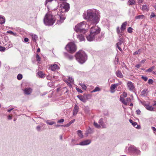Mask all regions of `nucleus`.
<instances>
[{
	"label": "nucleus",
	"instance_id": "1",
	"mask_svg": "<svg viewBox=\"0 0 156 156\" xmlns=\"http://www.w3.org/2000/svg\"><path fill=\"white\" fill-rule=\"evenodd\" d=\"M66 19V16L63 13L60 12L55 15L54 16L50 14H46L44 19V24L47 26H51L55 22V20H57V23L60 25L64 22Z\"/></svg>",
	"mask_w": 156,
	"mask_h": 156
},
{
	"label": "nucleus",
	"instance_id": "2",
	"mask_svg": "<svg viewBox=\"0 0 156 156\" xmlns=\"http://www.w3.org/2000/svg\"><path fill=\"white\" fill-rule=\"evenodd\" d=\"M87 14H83L84 18L87 20L90 24L96 25L99 22L100 13L95 9H90L87 11Z\"/></svg>",
	"mask_w": 156,
	"mask_h": 156
},
{
	"label": "nucleus",
	"instance_id": "3",
	"mask_svg": "<svg viewBox=\"0 0 156 156\" xmlns=\"http://www.w3.org/2000/svg\"><path fill=\"white\" fill-rule=\"evenodd\" d=\"M100 30V28L98 26L92 27L90 28V34L86 36L87 40L91 41L95 39L98 35H99Z\"/></svg>",
	"mask_w": 156,
	"mask_h": 156
},
{
	"label": "nucleus",
	"instance_id": "4",
	"mask_svg": "<svg viewBox=\"0 0 156 156\" xmlns=\"http://www.w3.org/2000/svg\"><path fill=\"white\" fill-rule=\"evenodd\" d=\"M76 60L80 63H84L87 59V56L85 52L82 50H80L75 55Z\"/></svg>",
	"mask_w": 156,
	"mask_h": 156
},
{
	"label": "nucleus",
	"instance_id": "5",
	"mask_svg": "<svg viewBox=\"0 0 156 156\" xmlns=\"http://www.w3.org/2000/svg\"><path fill=\"white\" fill-rule=\"evenodd\" d=\"M86 23L84 21L76 25L75 27L74 30L76 32L85 33L86 30L85 29L86 26Z\"/></svg>",
	"mask_w": 156,
	"mask_h": 156
},
{
	"label": "nucleus",
	"instance_id": "6",
	"mask_svg": "<svg viewBox=\"0 0 156 156\" xmlns=\"http://www.w3.org/2000/svg\"><path fill=\"white\" fill-rule=\"evenodd\" d=\"M65 48L68 51L71 53L74 52L76 49V46L73 42H70L66 46Z\"/></svg>",
	"mask_w": 156,
	"mask_h": 156
},
{
	"label": "nucleus",
	"instance_id": "7",
	"mask_svg": "<svg viewBox=\"0 0 156 156\" xmlns=\"http://www.w3.org/2000/svg\"><path fill=\"white\" fill-rule=\"evenodd\" d=\"M128 151L130 152L139 154L140 151L134 146H131L128 149Z\"/></svg>",
	"mask_w": 156,
	"mask_h": 156
},
{
	"label": "nucleus",
	"instance_id": "8",
	"mask_svg": "<svg viewBox=\"0 0 156 156\" xmlns=\"http://www.w3.org/2000/svg\"><path fill=\"white\" fill-rule=\"evenodd\" d=\"M127 85L129 90L132 92H134L135 90V88L133 84L131 81H128L127 83Z\"/></svg>",
	"mask_w": 156,
	"mask_h": 156
},
{
	"label": "nucleus",
	"instance_id": "9",
	"mask_svg": "<svg viewBox=\"0 0 156 156\" xmlns=\"http://www.w3.org/2000/svg\"><path fill=\"white\" fill-rule=\"evenodd\" d=\"M33 90L30 87L25 88L24 90V94L26 95H30L32 92Z\"/></svg>",
	"mask_w": 156,
	"mask_h": 156
},
{
	"label": "nucleus",
	"instance_id": "10",
	"mask_svg": "<svg viewBox=\"0 0 156 156\" xmlns=\"http://www.w3.org/2000/svg\"><path fill=\"white\" fill-rule=\"evenodd\" d=\"M91 142V141L90 140H86L80 142L79 145L81 146L87 145L90 144Z\"/></svg>",
	"mask_w": 156,
	"mask_h": 156
},
{
	"label": "nucleus",
	"instance_id": "11",
	"mask_svg": "<svg viewBox=\"0 0 156 156\" xmlns=\"http://www.w3.org/2000/svg\"><path fill=\"white\" fill-rule=\"evenodd\" d=\"M79 107L76 105H75L73 111V115L74 116L76 115L79 111Z\"/></svg>",
	"mask_w": 156,
	"mask_h": 156
},
{
	"label": "nucleus",
	"instance_id": "12",
	"mask_svg": "<svg viewBox=\"0 0 156 156\" xmlns=\"http://www.w3.org/2000/svg\"><path fill=\"white\" fill-rule=\"evenodd\" d=\"M50 68L52 71H55L59 69V66L56 64H54L51 65Z\"/></svg>",
	"mask_w": 156,
	"mask_h": 156
},
{
	"label": "nucleus",
	"instance_id": "13",
	"mask_svg": "<svg viewBox=\"0 0 156 156\" xmlns=\"http://www.w3.org/2000/svg\"><path fill=\"white\" fill-rule=\"evenodd\" d=\"M62 7L63 9H64L65 11H68L69 8V4L67 3H66L63 4Z\"/></svg>",
	"mask_w": 156,
	"mask_h": 156
},
{
	"label": "nucleus",
	"instance_id": "14",
	"mask_svg": "<svg viewBox=\"0 0 156 156\" xmlns=\"http://www.w3.org/2000/svg\"><path fill=\"white\" fill-rule=\"evenodd\" d=\"M127 24V22H125L123 23L121 26L120 30L121 31V32L124 31L126 29V27Z\"/></svg>",
	"mask_w": 156,
	"mask_h": 156
},
{
	"label": "nucleus",
	"instance_id": "15",
	"mask_svg": "<svg viewBox=\"0 0 156 156\" xmlns=\"http://www.w3.org/2000/svg\"><path fill=\"white\" fill-rule=\"evenodd\" d=\"M77 37L80 40V41H85L84 37L82 34H80L77 35Z\"/></svg>",
	"mask_w": 156,
	"mask_h": 156
},
{
	"label": "nucleus",
	"instance_id": "16",
	"mask_svg": "<svg viewBox=\"0 0 156 156\" xmlns=\"http://www.w3.org/2000/svg\"><path fill=\"white\" fill-rule=\"evenodd\" d=\"M119 85L118 83H115L114 84H112L110 87L111 89V92L112 93L114 92V91L113 90L116 87Z\"/></svg>",
	"mask_w": 156,
	"mask_h": 156
},
{
	"label": "nucleus",
	"instance_id": "17",
	"mask_svg": "<svg viewBox=\"0 0 156 156\" xmlns=\"http://www.w3.org/2000/svg\"><path fill=\"white\" fill-rule=\"evenodd\" d=\"M93 133V130L90 127H89V129H88L86 131L85 133V135L86 136H87L89 134H91Z\"/></svg>",
	"mask_w": 156,
	"mask_h": 156
},
{
	"label": "nucleus",
	"instance_id": "18",
	"mask_svg": "<svg viewBox=\"0 0 156 156\" xmlns=\"http://www.w3.org/2000/svg\"><path fill=\"white\" fill-rule=\"evenodd\" d=\"M116 76L120 78H122L123 77V75L122 74L121 72L118 70L116 72Z\"/></svg>",
	"mask_w": 156,
	"mask_h": 156
},
{
	"label": "nucleus",
	"instance_id": "19",
	"mask_svg": "<svg viewBox=\"0 0 156 156\" xmlns=\"http://www.w3.org/2000/svg\"><path fill=\"white\" fill-rule=\"evenodd\" d=\"M119 100L120 101L125 105H127V102L125 101V100L124 99V97H123L122 95H120Z\"/></svg>",
	"mask_w": 156,
	"mask_h": 156
},
{
	"label": "nucleus",
	"instance_id": "20",
	"mask_svg": "<svg viewBox=\"0 0 156 156\" xmlns=\"http://www.w3.org/2000/svg\"><path fill=\"white\" fill-rule=\"evenodd\" d=\"M77 97L81 101L84 103L86 102V100L84 97L80 95H78Z\"/></svg>",
	"mask_w": 156,
	"mask_h": 156
},
{
	"label": "nucleus",
	"instance_id": "21",
	"mask_svg": "<svg viewBox=\"0 0 156 156\" xmlns=\"http://www.w3.org/2000/svg\"><path fill=\"white\" fill-rule=\"evenodd\" d=\"M147 89H144L142 90L141 93V95L143 97H145L147 95Z\"/></svg>",
	"mask_w": 156,
	"mask_h": 156
},
{
	"label": "nucleus",
	"instance_id": "22",
	"mask_svg": "<svg viewBox=\"0 0 156 156\" xmlns=\"http://www.w3.org/2000/svg\"><path fill=\"white\" fill-rule=\"evenodd\" d=\"M99 123L102 126L103 128H105L106 126L104 124L103 119L102 118H101L100 119L99 121Z\"/></svg>",
	"mask_w": 156,
	"mask_h": 156
},
{
	"label": "nucleus",
	"instance_id": "23",
	"mask_svg": "<svg viewBox=\"0 0 156 156\" xmlns=\"http://www.w3.org/2000/svg\"><path fill=\"white\" fill-rule=\"evenodd\" d=\"M5 19L4 17L2 16H0V24H3L5 22Z\"/></svg>",
	"mask_w": 156,
	"mask_h": 156
},
{
	"label": "nucleus",
	"instance_id": "24",
	"mask_svg": "<svg viewBox=\"0 0 156 156\" xmlns=\"http://www.w3.org/2000/svg\"><path fill=\"white\" fill-rule=\"evenodd\" d=\"M30 35L32 37L33 40L34 41H36L38 38L37 36L35 34H31Z\"/></svg>",
	"mask_w": 156,
	"mask_h": 156
},
{
	"label": "nucleus",
	"instance_id": "25",
	"mask_svg": "<svg viewBox=\"0 0 156 156\" xmlns=\"http://www.w3.org/2000/svg\"><path fill=\"white\" fill-rule=\"evenodd\" d=\"M75 121V119H73V120H72L70 122H69L68 123L65 125L64 126L65 127H68L69 126H70V125H71L72 124L74 123Z\"/></svg>",
	"mask_w": 156,
	"mask_h": 156
},
{
	"label": "nucleus",
	"instance_id": "26",
	"mask_svg": "<svg viewBox=\"0 0 156 156\" xmlns=\"http://www.w3.org/2000/svg\"><path fill=\"white\" fill-rule=\"evenodd\" d=\"M46 123L47 124L50 125H52L55 124V122H54L49 120H47L46 121Z\"/></svg>",
	"mask_w": 156,
	"mask_h": 156
},
{
	"label": "nucleus",
	"instance_id": "27",
	"mask_svg": "<svg viewBox=\"0 0 156 156\" xmlns=\"http://www.w3.org/2000/svg\"><path fill=\"white\" fill-rule=\"evenodd\" d=\"M37 75L40 78H43L44 77V74L42 71L39 72L37 73Z\"/></svg>",
	"mask_w": 156,
	"mask_h": 156
},
{
	"label": "nucleus",
	"instance_id": "28",
	"mask_svg": "<svg viewBox=\"0 0 156 156\" xmlns=\"http://www.w3.org/2000/svg\"><path fill=\"white\" fill-rule=\"evenodd\" d=\"M146 109L149 111H154V108L152 106L149 105L148 106H146Z\"/></svg>",
	"mask_w": 156,
	"mask_h": 156
},
{
	"label": "nucleus",
	"instance_id": "29",
	"mask_svg": "<svg viewBox=\"0 0 156 156\" xmlns=\"http://www.w3.org/2000/svg\"><path fill=\"white\" fill-rule=\"evenodd\" d=\"M103 38V35H101V36H99V35L97 36V37L95 38V39L97 41H99L101 40Z\"/></svg>",
	"mask_w": 156,
	"mask_h": 156
},
{
	"label": "nucleus",
	"instance_id": "30",
	"mask_svg": "<svg viewBox=\"0 0 156 156\" xmlns=\"http://www.w3.org/2000/svg\"><path fill=\"white\" fill-rule=\"evenodd\" d=\"M77 134L79 136L80 138H83V134L82 133V131L80 130H79L77 131Z\"/></svg>",
	"mask_w": 156,
	"mask_h": 156
},
{
	"label": "nucleus",
	"instance_id": "31",
	"mask_svg": "<svg viewBox=\"0 0 156 156\" xmlns=\"http://www.w3.org/2000/svg\"><path fill=\"white\" fill-rule=\"evenodd\" d=\"M129 5H133L135 3V0H129L128 2Z\"/></svg>",
	"mask_w": 156,
	"mask_h": 156
},
{
	"label": "nucleus",
	"instance_id": "32",
	"mask_svg": "<svg viewBox=\"0 0 156 156\" xmlns=\"http://www.w3.org/2000/svg\"><path fill=\"white\" fill-rule=\"evenodd\" d=\"M145 17L143 15H140L135 17L136 19H143Z\"/></svg>",
	"mask_w": 156,
	"mask_h": 156
},
{
	"label": "nucleus",
	"instance_id": "33",
	"mask_svg": "<svg viewBox=\"0 0 156 156\" xmlns=\"http://www.w3.org/2000/svg\"><path fill=\"white\" fill-rule=\"evenodd\" d=\"M116 32L119 35V36H120V35H122L121 31V32L119 27H117L116 28Z\"/></svg>",
	"mask_w": 156,
	"mask_h": 156
},
{
	"label": "nucleus",
	"instance_id": "34",
	"mask_svg": "<svg viewBox=\"0 0 156 156\" xmlns=\"http://www.w3.org/2000/svg\"><path fill=\"white\" fill-rule=\"evenodd\" d=\"M155 68L154 66H153L149 68L146 70V72H151Z\"/></svg>",
	"mask_w": 156,
	"mask_h": 156
},
{
	"label": "nucleus",
	"instance_id": "35",
	"mask_svg": "<svg viewBox=\"0 0 156 156\" xmlns=\"http://www.w3.org/2000/svg\"><path fill=\"white\" fill-rule=\"evenodd\" d=\"M36 60L39 63V62L41 61V58L38 54H37L36 56Z\"/></svg>",
	"mask_w": 156,
	"mask_h": 156
},
{
	"label": "nucleus",
	"instance_id": "36",
	"mask_svg": "<svg viewBox=\"0 0 156 156\" xmlns=\"http://www.w3.org/2000/svg\"><path fill=\"white\" fill-rule=\"evenodd\" d=\"M100 88L98 87H95V88L91 91V92H95L97 91H100Z\"/></svg>",
	"mask_w": 156,
	"mask_h": 156
},
{
	"label": "nucleus",
	"instance_id": "37",
	"mask_svg": "<svg viewBox=\"0 0 156 156\" xmlns=\"http://www.w3.org/2000/svg\"><path fill=\"white\" fill-rule=\"evenodd\" d=\"M94 125L96 128H101V126L95 122H94Z\"/></svg>",
	"mask_w": 156,
	"mask_h": 156
},
{
	"label": "nucleus",
	"instance_id": "38",
	"mask_svg": "<svg viewBox=\"0 0 156 156\" xmlns=\"http://www.w3.org/2000/svg\"><path fill=\"white\" fill-rule=\"evenodd\" d=\"M80 85L82 87L83 89L86 90L87 89V87L83 83H80Z\"/></svg>",
	"mask_w": 156,
	"mask_h": 156
},
{
	"label": "nucleus",
	"instance_id": "39",
	"mask_svg": "<svg viewBox=\"0 0 156 156\" xmlns=\"http://www.w3.org/2000/svg\"><path fill=\"white\" fill-rule=\"evenodd\" d=\"M7 33L9 34H12L15 36H16L17 35L16 33H14L11 30H9L7 31Z\"/></svg>",
	"mask_w": 156,
	"mask_h": 156
},
{
	"label": "nucleus",
	"instance_id": "40",
	"mask_svg": "<svg viewBox=\"0 0 156 156\" xmlns=\"http://www.w3.org/2000/svg\"><path fill=\"white\" fill-rule=\"evenodd\" d=\"M66 57L69 60H71L73 59V55H67Z\"/></svg>",
	"mask_w": 156,
	"mask_h": 156
},
{
	"label": "nucleus",
	"instance_id": "41",
	"mask_svg": "<svg viewBox=\"0 0 156 156\" xmlns=\"http://www.w3.org/2000/svg\"><path fill=\"white\" fill-rule=\"evenodd\" d=\"M22 75L21 74H18L17 76V78L19 80H21L22 78Z\"/></svg>",
	"mask_w": 156,
	"mask_h": 156
},
{
	"label": "nucleus",
	"instance_id": "42",
	"mask_svg": "<svg viewBox=\"0 0 156 156\" xmlns=\"http://www.w3.org/2000/svg\"><path fill=\"white\" fill-rule=\"evenodd\" d=\"M36 129L38 131H41L42 129H41V126L40 125L36 127Z\"/></svg>",
	"mask_w": 156,
	"mask_h": 156
},
{
	"label": "nucleus",
	"instance_id": "43",
	"mask_svg": "<svg viewBox=\"0 0 156 156\" xmlns=\"http://www.w3.org/2000/svg\"><path fill=\"white\" fill-rule=\"evenodd\" d=\"M147 5H143L142 7V9L143 10H145L147 9Z\"/></svg>",
	"mask_w": 156,
	"mask_h": 156
},
{
	"label": "nucleus",
	"instance_id": "44",
	"mask_svg": "<svg viewBox=\"0 0 156 156\" xmlns=\"http://www.w3.org/2000/svg\"><path fill=\"white\" fill-rule=\"evenodd\" d=\"M132 30L133 29L130 27H129L127 29L128 32L130 33L132 32Z\"/></svg>",
	"mask_w": 156,
	"mask_h": 156
},
{
	"label": "nucleus",
	"instance_id": "45",
	"mask_svg": "<svg viewBox=\"0 0 156 156\" xmlns=\"http://www.w3.org/2000/svg\"><path fill=\"white\" fill-rule=\"evenodd\" d=\"M140 53H141L140 50H138V51H135V52H134L133 53V55H136L138 54H140Z\"/></svg>",
	"mask_w": 156,
	"mask_h": 156
},
{
	"label": "nucleus",
	"instance_id": "46",
	"mask_svg": "<svg viewBox=\"0 0 156 156\" xmlns=\"http://www.w3.org/2000/svg\"><path fill=\"white\" fill-rule=\"evenodd\" d=\"M132 124L136 128H137L138 126L137 123L135 122H133Z\"/></svg>",
	"mask_w": 156,
	"mask_h": 156
},
{
	"label": "nucleus",
	"instance_id": "47",
	"mask_svg": "<svg viewBox=\"0 0 156 156\" xmlns=\"http://www.w3.org/2000/svg\"><path fill=\"white\" fill-rule=\"evenodd\" d=\"M153 81L152 79H149L148 80V83L149 84H152L153 83Z\"/></svg>",
	"mask_w": 156,
	"mask_h": 156
},
{
	"label": "nucleus",
	"instance_id": "48",
	"mask_svg": "<svg viewBox=\"0 0 156 156\" xmlns=\"http://www.w3.org/2000/svg\"><path fill=\"white\" fill-rule=\"evenodd\" d=\"M5 50V48L2 47L0 46V51H4Z\"/></svg>",
	"mask_w": 156,
	"mask_h": 156
},
{
	"label": "nucleus",
	"instance_id": "49",
	"mask_svg": "<svg viewBox=\"0 0 156 156\" xmlns=\"http://www.w3.org/2000/svg\"><path fill=\"white\" fill-rule=\"evenodd\" d=\"M141 78L142 79L144 80L145 81H146L147 80V78L146 76H141Z\"/></svg>",
	"mask_w": 156,
	"mask_h": 156
},
{
	"label": "nucleus",
	"instance_id": "50",
	"mask_svg": "<svg viewBox=\"0 0 156 156\" xmlns=\"http://www.w3.org/2000/svg\"><path fill=\"white\" fill-rule=\"evenodd\" d=\"M64 119H62L58 121V123H62L64 122Z\"/></svg>",
	"mask_w": 156,
	"mask_h": 156
},
{
	"label": "nucleus",
	"instance_id": "51",
	"mask_svg": "<svg viewBox=\"0 0 156 156\" xmlns=\"http://www.w3.org/2000/svg\"><path fill=\"white\" fill-rule=\"evenodd\" d=\"M85 111L87 113H88L89 112V108L88 107H86L84 109Z\"/></svg>",
	"mask_w": 156,
	"mask_h": 156
},
{
	"label": "nucleus",
	"instance_id": "52",
	"mask_svg": "<svg viewBox=\"0 0 156 156\" xmlns=\"http://www.w3.org/2000/svg\"><path fill=\"white\" fill-rule=\"evenodd\" d=\"M131 101V99L130 98H126V100H125L127 102V104L130 101Z\"/></svg>",
	"mask_w": 156,
	"mask_h": 156
},
{
	"label": "nucleus",
	"instance_id": "53",
	"mask_svg": "<svg viewBox=\"0 0 156 156\" xmlns=\"http://www.w3.org/2000/svg\"><path fill=\"white\" fill-rule=\"evenodd\" d=\"M121 36V35H120V36H119L120 39H119V41L120 42H122V43H123L124 41V40L122 38H121L120 37Z\"/></svg>",
	"mask_w": 156,
	"mask_h": 156
},
{
	"label": "nucleus",
	"instance_id": "54",
	"mask_svg": "<svg viewBox=\"0 0 156 156\" xmlns=\"http://www.w3.org/2000/svg\"><path fill=\"white\" fill-rule=\"evenodd\" d=\"M122 95V96L124 98H126L127 97V94L125 92H124L123 93V94L122 95Z\"/></svg>",
	"mask_w": 156,
	"mask_h": 156
},
{
	"label": "nucleus",
	"instance_id": "55",
	"mask_svg": "<svg viewBox=\"0 0 156 156\" xmlns=\"http://www.w3.org/2000/svg\"><path fill=\"white\" fill-rule=\"evenodd\" d=\"M76 90L79 92L82 93L83 92L79 88H76Z\"/></svg>",
	"mask_w": 156,
	"mask_h": 156
},
{
	"label": "nucleus",
	"instance_id": "56",
	"mask_svg": "<svg viewBox=\"0 0 156 156\" xmlns=\"http://www.w3.org/2000/svg\"><path fill=\"white\" fill-rule=\"evenodd\" d=\"M68 80L71 83L73 82L74 80L71 77H69L68 79Z\"/></svg>",
	"mask_w": 156,
	"mask_h": 156
},
{
	"label": "nucleus",
	"instance_id": "57",
	"mask_svg": "<svg viewBox=\"0 0 156 156\" xmlns=\"http://www.w3.org/2000/svg\"><path fill=\"white\" fill-rule=\"evenodd\" d=\"M136 113L137 115H139L140 114V112H141V111H140V110L138 109V110H136Z\"/></svg>",
	"mask_w": 156,
	"mask_h": 156
},
{
	"label": "nucleus",
	"instance_id": "58",
	"mask_svg": "<svg viewBox=\"0 0 156 156\" xmlns=\"http://www.w3.org/2000/svg\"><path fill=\"white\" fill-rule=\"evenodd\" d=\"M155 15L154 14V13H152L150 16V18H151L155 17Z\"/></svg>",
	"mask_w": 156,
	"mask_h": 156
},
{
	"label": "nucleus",
	"instance_id": "59",
	"mask_svg": "<svg viewBox=\"0 0 156 156\" xmlns=\"http://www.w3.org/2000/svg\"><path fill=\"white\" fill-rule=\"evenodd\" d=\"M122 44V42H118L117 43V46H120L121 45V44Z\"/></svg>",
	"mask_w": 156,
	"mask_h": 156
},
{
	"label": "nucleus",
	"instance_id": "60",
	"mask_svg": "<svg viewBox=\"0 0 156 156\" xmlns=\"http://www.w3.org/2000/svg\"><path fill=\"white\" fill-rule=\"evenodd\" d=\"M141 66V65L140 64H137L136 66L135 67H136L137 68H139Z\"/></svg>",
	"mask_w": 156,
	"mask_h": 156
},
{
	"label": "nucleus",
	"instance_id": "61",
	"mask_svg": "<svg viewBox=\"0 0 156 156\" xmlns=\"http://www.w3.org/2000/svg\"><path fill=\"white\" fill-rule=\"evenodd\" d=\"M24 41L25 42H27L28 41L29 39L28 38L26 37L24 39Z\"/></svg>",
	"mask_w": 156,
	"mask_h": 156
},
{
	"label": "nucleus",
	"instance_id": "62",
	"mask_svg": "<svg viewBox=\"0 0 156 156\" xmlns=\"http://www.w3.org/2000/svg\"><path fill=\"white\" fill-rule=\"evenodd\" d=\"M151 129L154 131L156 132V128H155L154 127H152Z\"/></svg>",
	"mask_w": 156,
	"mask_h": 156
},
{
	"label": "nucleus",
	"instance_id": "63",
	"mask_svg": "<svg viewBox=\"0 0 156 156\" xmlns=\"http://www.w3.org/2000/svg\"><path fill=\"white\" fill-rule=\"evenodd\" d=\"M8 119L9 120H11L12 119V116H11L10 115H9L8 116Z\"/></svg>",
	"mask_w": 156,
	"mask_h": 156
},
{
	"label": "nucleus",
	"instance_id": "64",
	"mask_svg": "<svg viewBox=\"0 0 156 156\" xmlns=\"http://www.w3.org/2000/svg\"><path fill=\"white\" fill-rule=\"evenodd\" d=\"M146 59H144V60H142L140 62V63L142 64H143L146 61Z\"/></svg>",
	"mask_w": 156,
	"mask_h": 156
}]
</instances>
